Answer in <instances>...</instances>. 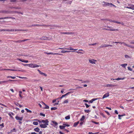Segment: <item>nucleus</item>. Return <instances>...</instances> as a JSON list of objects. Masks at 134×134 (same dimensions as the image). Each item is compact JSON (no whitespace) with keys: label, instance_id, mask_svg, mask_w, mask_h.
Returning a JSON list of instances; mask_svg holds the SVG:
<instances>
[{"label":"nucleus","instance_id":"obj_25","mask_svg":"<svg viewBox=\"0 0 134 134\" xmlns=\"http://www.w3.org/2000/svg\"><path fill=\"white\" fill-rule=\"evenodd\" d=\"M25 110H26L27 111V112L30 113H32V111L31 110L28 109H27V108H25Z\"/></svg>","mask_w":134,"mask_h":134},{"label":"nucleus","instance_id":"obj_27","mask_svg":"<svg viewBox=\"0 0 134 134\" xmlns=\"http://www.w3.org/2000/svg\"><path fill=\"white\" fill-rule=\"evenodd\" d=\"M85 116H84V115H83L82 118H81V119H80V121H83L84 119H85Z\"/></svg>","mask_w":134,"mask_h":134},{"label":"nucleus","instance_id":"obj_38","mask_svg":"<svg viewBox=\"0 0 134 134\" xmlns=\"http://www.w3.org/2000/svg\"><path fill=\"white\" fill-rule=\"evenodd\" d=\"M115 23L118 24H121L122 25H124L123 23H121L119 22H118V21H116Z\"/></svg>","mask_w":134,"mask_h":134},{"label":"nucleus","instance_id":"obj_42","mask_svg":"<svg viewBox=\"0 0 134 134\" xmlns=\"http://www.w3.org/2000/svg\"><path fill=\"white\" fill-rule=\"evenodd\" d=\"M18 60L21 61V62H24V60H23V59H18Z\"/></svg>","mask_w":134,"mask_h":134},{"label":"nucleus","instance_id":"obj_4","mask_svg":"<svg viewBox=\"0 0 134 134\" xmlns=\"http://www.w3.org/2000/svg\"><path fill=\"white\" fill-rule=\"evenodd\" d=\"M60 34H67V35H71V34H74V32H60Z\"/></svg>","mask_w":134,"mask_h":134},{"label":"nucleus","instance_id":"obj_48","mask_svg":"<svg viewBox=\"0 0 134 134\" xmlns=\"http://www.w3.org/2000/svg\"><path fill=\"white\" fill-rule=\"evenodd\" d=\"M40 115H41V116H43L44 117L45 116V115L44 114H43L42 113H40Z\"/></svg>","mask_w":134,"mask_h":134},{"label":"nucleus","instance_id":"obj_21","mask_svg":"<svg viewBox=\"0 0 134 134\" xmlns=\"http://www.w3.org/2000/svg\"><path fill=\"white\" fill-rule=\"evenodd\" d=\"M79 121H78L77 122H75L74 124V126L75 127L79 123Z\"/></svg>","mask_w":134,"mask_h":134},{"label":"nucleus","instance_id":"obj_31","mask_svg":"<svg viewBox=\"0 0 134 134\" xmlns=\"http://www.w3.org/2000/svg\"><path fill=\"white\" fill-rule=\"evenodd\" d=\"M9 18H10L8 17H4L3 18H0V20L1 19H8Z\"/></svg>","mask_w":134,"mask_h":134},{"label":"nucleus","instance_id":"obj_35","mask_svg":"<svg viewBox=\"0 0 134 134\" xmlns=\"http://www.w3.org/2000/svg\"><path fill=\"white\" fill-rule=\"evenodd\" d=\"M129 42L130 44H134V40L129 41Z\"/></svg>","mask_w":134,"mask_h":134},{"label":"nucleus","instance_id":"obj_36","mask_svg":"<svg viewBox=\"0 0 134 134\" xmlns=\"http://www.w3.org/2000/svg\"><path fill=\"white\" fill-rule=\"evenodd\" d=\"M14 131L15 132H16V131L15 129V128H14L13 129L11 130L10 131V132H14Z\"/></svg>","mask_w":134,"mask_h":134},{"label":"nucleus","instance_id":"obj_49","mask_svg":"<svg viewBox=\"0 0 134 134\" xmlns=\"http://www.w3.org/2000/svg\"><path fill=\"white\" fill-rule=\"evenodd\" d=\"M23 64L24 66H28L29 67V64Z\"/></svg>","mask_w":134,"mask_h":134},{"label":"nucleus","instance_id":"obj_23","mask_svg":"<svg viewBox=\"0 0 134 134\" xmlns=\"http://www.w3.org/2000/svg\"><path fill=\"white\" fill-rule=\"evenodd\" d=\"M28 30H20V29H15V31H27Z\"/></svg>","mask_w":134,"mask_h":134},{"label":"nucleus","instance_id":"obj_61","mask_svg":"<svg viewBox=\"0 0 134 134\" xmlns=\"http://www.w3.org/2000/svg\"><path fill=\"white\" fill-rule=\"evenodd\" d=\"M10 70L12 71H17V70H16V69H10Z\"/></svg>","mask_w":134,"mask_h":134},{"label":"nucleus","instance_id":"obj_2","mask_svg":"<svg viewBox=\"0 0 134 134\" xmlns=\"http://www.w3.org/2000/svg\"><path fill=\"white\" fill-rule=\"evenodd\" d=\"M48 125V123H46L44 124H41L40 125V127L42 128H45L47 127V126Z\"/></svg>","mask_w":134,"mask_h":134},{"label":"nucleus","instance_id":"obj_12","mask_svg":"<svg viewBox=\"0 0 134 134\" xmlns=\"http://www.w3.org/2000/svg\"><path fill=\"white\" fill-rule=\"evenodd\" d=\"M41 40H47L48 39V37L46 36H43L40 38Z\"/></svg>","mask_w":134,"mask_h":134},{"label":"nucleus","instance_id":"obj_62","mask_svg":"<svg viewBox=\"0 0 134 134\" xmlns=\"http://www.w3.org/2000/svg\"><path fill=\"white\" fill-rule=\"evenodd\" d=\"M29 40L28 39H25V40H22V42H24V41H26L28 40Z\"/></svg>","mask_w":134,"mask_h":134},{"label":"nucleus","instance_id":"obj_28","mask_svg":"<svg viewBox=\"0 0 134 134\" xmlns=\"http://www.w3.org/2000/svg\"><path fill=\"white\" fill-rule=\"evenodd\" d=\"M65 127V126H59V128L61 129H64V128Z\"/></svg>","mask_w":134,"mask_h":134},{"label":"nucleus","instance_id":"obj_43","mask_svg":"<svg viewBox=\"0 0 134 134\" xmlns=\"http://www.w3.org/2000/svg\"><path fill=\"white\" fill-rule=\"evenodd\" d=\"M40 74L41 75H44V76H47V75L45 74V73H43V72H41L40 73Z\"/></svg>","mask_w":134,"mask_h":134},{"label":"nucleus","instance_id":"obj_9","mask_svg":"<svg viewBox=\"0 0 134 134\" xmlns=\"http://www.w3.org/2000/svg\"><path fill=\"white\" fill-rule=\"evenodd\" d=\"M128 5L130 6V9L134 10V5L131 4H129Z\"/></svg>","mask_w":134,"mask_h":134},{"label":"nucleus","instance_id":"obj_34","mask_svg":"<svg viewBox=\"0 0 134 134\" xmlns=\"http://www.w3.org/2000/svg\"><path fill=\"white\" fill-rule=\"evenodd\" d=\"M57 109V108L55 107H52L51 108V110H56Z\"/></svg>","mask_w":134,"mask_h":134},{"label":"nucleus","instance_id":"obj_40","mask_svg":"<svg viewBox=\"0 0 134 134\" xmlns=\"http://www.w3.org/2000/svg\"><path fill=\"white\" fill-rule=\"evenodd\" d=\"M84 111L85 112L87 113H89V112H90V110H84Z\"/></svg>","mask_w":134,"mask_h":134},{"label":"nucleus","instance_id":"obj_53","mask_svg":"<svg viewBox=\"0 0 134 134\" xmlns=\"http://www.w3.org/2000/svg\"><path fill=\"white\" fill-rule=\"evenodd\" d=\"M72 2L71 1H69L67 2V3L69 4H71V3Z\"/></svg>","mask_w":134,"mask_h":134},{"label":"nucleus","instance_id":"obj_29","mask_svg":"<svg viewBox=\"0 0 134 134\" xmlns=\"http://www.w3.org/2000/svg\"><path fill=\"white\" fill-rule=\"evenodd\" d=\"M8 12L7 11H0V13H7Z\"/></svg>","mask_w":134,"mask_h":134},{"label":"nucleus","instance_id":"obj_57","mask_svg":"<svg viewBox=\"0 0 134 134\" xmlns=\"http://www.w3.org/2000/svg\"><path fill=\"white\" fill-rule=\"evenodd\" d=\"M53 55L57 54V55H62V54H59V53H53Z\"/></svg>","mask_w":134,"mask_h":134},{"label":"nucleus","instance_id":"obj_59","mask_svg":"<svg viewBox=\"0 0 134 134\" xmlns=\"http://www.w3.org/2000/svg\"><path fill=\"white\" fill-rule=\"evenodd\" d=\"M121 116H122L121 115H118V119H121V118H120V117H121Z\"/></svg>","mask_w":134,"mask_h":134},{"label":"nucleus","instance_id":"obj_14","mask_svg":"<svg viewBox=\"0 0 134 134\" xmlns=\"http://www.w3.org/2000/svg\"><path fill=\"white\" fill-rule=\"evenodd\" d=\"M108 47V44H103L101 45L100 46V48H102L103 47Z\"/></svg>","mask_w":134,"mask_h":134},{"label":"nucleus","instance_id":"obj_13","mask_svg":"<svg viewBox=\"0 0 134 134\" xmlns=\"http://www.w3.org/2000/svg\"><path fill=\"white\" fill-rule=\"evenodd\" d=\"M41 122L46 123H49V121L47 119L45 120H42L41 121Z\"/></svg>","mask_w":134,"mask_h":134},{"label":"nucleus","instance_id":"obj_50","mask_svg":"<svg viewBox=\"0 0 134 134\" xmlns=\"http://www.w3.org/2000/svg\"><path fill=\"white\" fill-rule=\"evenodd\" d=\"M0 105H1L2 106H3L4 107H7V106L6 105L3 104L1 103H0Z\"/></svg>","mask_w":134,"mask_h":134},{"label":"nucleus","instance_id":"obj_44","mask_svg":"<svg viewBox=\"0 0 134 134\" xmlns=\"http://www.w3.org/2000/svg\"><path fill=\"white\" fill-rule=\"evenodd\" d=\"M46 53L48 55H49V54H52V55H53V53H47V52H46L45 53Z\"/></svg>","mask_w":134,"mask_h":134},{"label":"nucleus","instance_id":"obj_32","mask_svg":"<svg viewBox=\"0 0 134 134\" xmlns=\"http://www.w3.org/2000/svg\"><path fill=\"white\" fill-rule=\"evenodd\" d=\"M33 124L34 125H37L38 124V123L37 122L34 121L33 122Z\"/></svg>","mask_w":134,"mask_h":134},{"label":"nucleus","instance_id":"obj_45","mask_svg":"<svg viewBox=\"0 0 134 134\" xmlns=\"http://www.w3.org/2000/svg\"><path fill=\"white\" fill-rule=\"evenodd\" d=\"M68 102V99L66 100H64L63 102V103L64 104L67 103Z\"/></svg>","mask_w":134,"mask_h":134},{"label":"nucleus","instance_id":"obj_39","mask_svg":"<svg viewBox=\"0 0 134 134\" xmlns=\"http://www.w3.org/2000/svg\"><path fill=\"white\" fill-rule=\"evenodd\" d=\"M11 8H15V9H21L20 8L15 7H11Z\"/></svg>","mask_w":134,"mask_h":134},{"label":"nucleus","instance_id":"obj_51","mask_svg":"<svg viewBox=\"0 0 134 134\" xmlns=\"http://www.w3.org/2000/svg\"><path fill=\"white\" fill-rule=\"evenodd\" d=\"M100 99L99 98H93L92 99L93 101H95V100H97L98 99Z\"/></svg>","mask_w":134,"mask_h":134},{"label":"nucleus","instance_id":"obj_18","mask_svg":"<svg viewBox=\"0 0 134 134\" xmlns=\"http://www.w3.org/2000/svg\"><path fill=\"white\" fill-rule=\"evenodd\" d=\"M115 85L108 84L106 86L107 87H113L115 86Z\"/></svg>","mask_w":134,"mask_h":134},{"label":"nucleus","instance_id":"obj_47","mask_svg":"<svg viewBox=\"0 0 134 134\" xmlns=\"http://www.w3.org/2000/svg\"><path fill=\"white\" fill-rule=\"evenodd\" d=\"M85 105L86 106V107L87 108L89 107L90 106V105H88L86 103H85Z\"/></svg>","mask_w":134,"mask_h":134},{"label":"nucleus","instance_id":"obj_17","mask_svg":"<svg viewBox=\"0 0 134 134\" xmlns=\"http://www.w3.org/2000/svg\"><path fill=\"white\" fill-rule=\"evenodd\" d=\"M65 49H67L68 50H74L76 51L77 50V49H74L72 48L71 47H70L69 48H65Z\"/></svg>","mask_w":134,"mask_h":134},{"label":"nucleus","instance_id":"obj_30","mask_svg":"<svg viewBox=\"0 0 134 134\" xmlns=\"http://www.w3.org/2000/svg\"><path fill=\"white\" fill-rule=\"evenodd\" d=\"M70 116L69 115H68L67 116H66L65 118L66 120H68L70 119Z\"/></svg>","mask_w":134,"mask_h":134},{"label":"nucleus","instance_id":"obj_41","mask_svg":"<svg viewBox=\"0 0 134 134\" xmlns=\"http://www.w3.org/2000/svg\"><path fill=\"white\" fill-rule=\"evenodd\" d=\"M17 77L20 79H27V78L26 77H21V76H17Z\"/></svg>","mask_w":134,"mask_h":134},{"label":"nucleus","instance_id":"obj_64","mask_svg":"<svg viewBox=\"0 0 134 134\" xmlns=\"http://www.w3.org/2000/svg\"><path fill=\"white\" fill-rule=\"evenodd\" d=\"M0 126H2V127H4V124L3 123L2 124H0Z\"/></svg>","mask_w":134,"mask_h":134},{"label":"nucleus","instance_id":"obj_7","mask_svg":"<svg viewBox=\"0 0 134 134\" xmlns=\"http://www.w3.org/2000/svg\"><path fill=\"white\" fill-rule=\"evenodd\" d=\"M109 92H107L103 96V97L102 98L103 99H104L105 98H106L107 97H108L109 96Z\"/></svg>","mask_w":134,"mask_h":134},{"label":"nucleus","instance_id":"obj_24","mask_svg":"<svg viewBox=\"0 0 134 134\" xmlns=\"http://www.w3.org/2000/svg\"><path fill=\"white\" fill-rule=\"evenodd\" d=\"M127 64H121L120 65L121 66H122V67L124 68H125L126 66H127Z\"/></svg>","mask_w":134,"mask_h":134},{"label":"nucleus","instance_id":"obj_56","mask_svg":"<svg viewBox=\"0 0 134 134\" xmlns=\"http://www.w3.org/2000/svg\"><path fill=\"white\" fill-rule=\"evenodd\" d=\"M128 69L130 71H132V70L131 68L130 67H129L128 68Z\"/></svg>","mask_w":134,"mask_h":134},{"label":"nucleus","instance_id":"obj_16","mask_svg":"<svg viewBox=\"0 0 134 134\" xmlns=\"http://www.w3.org/2000/svg\"><path fill=\"white\" fill-rule=\"evenodd\" d=\"M78 80L79 81H82L81 82L82 83H88L89 82V81L88 80L83 81L82 80Z\"/></svg>","mask_w":134,"mask_h":134},{"label":"nucleus","instance_id":"obj_63","mask_svg":"<svg viewBox=\"0 0 134 134\" xmlns=\"http://www.w3.org/2000/svg\"><path fill=\"white\" fill-rule=\"evenodd\" d=\"M16 0H10L11 2H16Z\"/></svg>","mask_w":134,"mask_h":134},{"label":"nucleus","instance_id":"obj_37","mask_svg":"<svg viewBox=\"0 0 134 134\" xmlns=\"http://www.w3.org/2000/svg\"><path fill=\"white\" fill-rule=\"evenodd\" d=\"M14 42H16V43H17V42L20 43L21 42H22V40H18L17 41H14Z\"/></svg>","mask_w":134,"mask_h":134},{"label":"nucleus","instance_id":"obj_54","mask_svg":"<svg viewBox=\"0 0 134 134\" xmlns=\"http://www.w3.org/2000/svg\"><path fill=\"white\" fill-rule=\"evenodd\" d=\"M92 122L96 124H99V122H95V121H92Z\"/></svg>","mask_w":134,"mask_h":134},{"label":"nucleus","instance_id":"obj_33","mask_svg":"<svg viewBox=\"0 0 134 134\" xmlns=\"http://www.w3.org/2000/svg\"><path fill=\"white\" fill-rule=\"evenodd\" d=\"M125 57L127 59H130L131 58V57L127 55H125Z\"/></svg>","mask_w":134,"mask_h":134},{"label":"nucleus","instance_id":"obj_5","mask_svg":"<svg viewBox=\"0 0 134 134\" xmlns=\"http://www.w3.org/2000/svg\"><path fill=\"white\" fill-rule=\"evenodd\" d=\"M96 62V60L93 59L89 60V62L92 64H95Z\"/></svg>","mask_w":134,"mask_h":134},{"label":"nucleus","instance_id":"obj_8","mask_svg":"<svg viewBox=\"0 0 134 134\" xmlns=\"http://www.w3.org/2000/svg\"><path fill=\"white\" fill-rule=\"evenodd\" d=\"M103 29H104V30H107L111 31H118V29H106V28H103Z\"/></svg>","mask_w":134,"mask_h":134},{"label":"nucleus","instance_id":"obj_20","mask_svg":"<svg viewBox=\"0 0 134 134\" xmlns=\"http://www.w3.org/2000/svg\"><path fill=\"white\" fill-rule=\"evenodd\" d=\"M125 77H124L123 78H118L117 79H113V80H124L125 79Z\"/></svg>","mask_w":134,"mask_h":134},{"label":"nucleus","instance_id":"obj_60","mask_svg":"<svg viewBox=\"0 0 134 134\" xmlns=\"http://www.w3.org/2000/svg\"><path fill=\"white\" fill-rule=\"evenodd\" d=\"M1 70H10V69H2Z\"/></svg>","mask_w":134,"mask_h":134},{"label":"nucleus","instance_id":"obj_52","mask_svg":"<svg viewBox=\"0 0 134 134\" xmlns=\"http://www.w3.org/2000/svg\"><path fill=\"white\" fill-rule=\"evenodd\" d=\"M63 125H65L64 126H65V127L66 126L69 127L70 126V125H69L66 124H63Z\"/></svg>","mask_w":134,"mask_h":134},{"label":"nucleus","instance_id":"obj_1","mask_svg":"<svg viewBox=\"0 0 134 134\" xmlns=\"http://www.w3.org/2000/svg\"><path fill=\"white\" fill-rule=\"evenodd\" d=\"M39 65L34 64L31 63L29 64V67L31 68H38L39 67Z\"/></svg>","mask_w":134,"mask_h":134},{"label":"nucleus","instance_id":"obj_46","mask_svg":"<svg viewBox=\"0 0 134 134\" xmlns=\"http://www.w3.org/2000/svg\"><path fill=\"white\" fill-rule=\"evenodd\" d=\"M45 107L44 108V109H48L49 108V107L46 105H45Z\"/></svg>","mask_w":134,"mask_h":134},{"label":"nucleus","instance_id":"obj_3","mask_svg":"<svg viewBox=\"0 0 134 134\" xmlns=\"http://www.w3.org/2000/svg\"><path fill=\"white\" fill-rule=\"evenodd\" d=\"M102 3H104V4H103V5L105 6H110V5H113L114 6V5L112 4L111 3H108L107 2H105L104 1Z\"/></svg>","mask_w":134,"mask_h":134},{"label":"nucleus","instance_id":"obj_15","mask_svg":"<svg viewBox=\"0 0 134 134\" xmlns=\"http://www.w3.org/2000/svg\"><path fill=\"white\" fill-rule=\"evenodd\" d=\"M8 82V81H7V80H4L2 81H0V84H2L3 83H7Z\"/></svg>","mask_w":134,"mask_h":134},{"label":"nucleus","instance_id":"obj_55","mask_svg":"<svg viewBox=\"0 0 134 134\" xmlns=\"http://www.w3.org/2000/svg\"><path fill=\"white\" fill-rule=\"evenodd\" d=\"M76 52L77 53H80V54H83V53H82L81 52H79V51H76Z\"/></svg>","mask_w":134,"mask_h":134},{"label":"nucleus","instance_id":"obj_22","mask_svg":"<svg viewBox=\"0 0 134 134\" xmlns=\"http://www.w3.org/2000/svg\"><path fill=\"white\" fill-rule=\"evenodd\" d=\"M71 51H61V52L62 53H66V52H70Z\"/></svg>","mask_w":134,"mask_h":134},{"label":"nucleus","instance_id":"obj_6","mask_svg":"<svg viewBox=\"0 0 134 134\" xmlns=\"http://www.w3.org/2000/svg\"><path fill=\"white\" fill-rule=\"evenodd\" d=\"M47 26L46 25H38V24H34V25H32L31 26H30V27H32L33 26Z\"/></svg>","mask_w":134,"mask_h":134},{"label":"nucleus","instance_id":"obj_58","mask_svg":"<svg viewBox=\"0 0 134 134\" xmlns=\"http://www.w3.org/2000/svg\"><path fill=\"white\" fill-rule=\"evenodd\" d=\"M127 101H129V102H130V101H133V100L132 99H130V100H127V99H125Z\"/></svg>","mask_w":134,"mask_h":134},{"label":"nucleus","instance_id":"obj_11","mask_svg":"<svg viewBox=\"0 0 134 134\" xmlns=\"http://www.w3.org/2000/svg\"><path fill=\"white\" fill-rule=\"evenodd\" d=\"M15 118L17 120H19L20 121H21L23 119V117H19L17 116H16L15 117Z\"/></svg>","mask_w":134,"mask_h":134},{"label":"nucleus","instance_id":"obj_10","mask_svg":"<svg viewBox=\"0 0 134 134\" xmlns=\"http://www.w3.org/2000/svg\"><path fill=\"white\" fill-rule=\"evenodd\" d=\"M123 44L124 45H125L126 46H127V47H130L131 48H134V47L132 46H131V45H129L126 44V43H125V42H123Z\"/></svg>","mask_w":134,"mask_h":134},{"label":"nucleus","instance_id":"obj_26","mask_svg":"<svg viewBox=\"0 0 134 134\" xmlns=\"http://www.w3.org/2000/svg\"><path fill=\"white\" fill-rule=\"evenodd\" d=\"M51 122L55 125H58V123L54 121H52Z\"/></svg>","mask_w":134,"mask_h":134},{"label":"nucleus","instance_id":"obj_19","mask_svg":"<svg viewBox=\"0 0 134 134\" xmlns=\"http://www.w3.org/2000/svg\"><path fill=\"white\" fill-rule=\"evenodd\" d=\"M34 130L37 132H38L39 131L40 129L38 127H36L34 129Z\"/></svg>","mask_w":134,"mask_h":134}]
</instances>
